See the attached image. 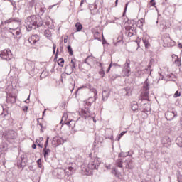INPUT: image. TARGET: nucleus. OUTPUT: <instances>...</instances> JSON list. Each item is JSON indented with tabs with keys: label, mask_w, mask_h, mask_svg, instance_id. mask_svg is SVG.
Instances as JSON below:
<instances>
[{
	"label": "nucleus",
	"mask_w": 182,
	"mask_h": 182,
	"mask_svg": "<svg viewBox=\"0 0 182 182\" xmlns=\"http://www.w3.org/2000/svg\"><path fill=\"white\" fill-rule=\"evenodd\" d=\"M26 28L28 32H31L33 29H38L43 25V20L39 16H31L27 18Z\"/></svg>",
	"instance_id": "obj_1"
},
{
	"label": "nucleus",
	"mask_w": 182,
	"mask_h": 182,
	"mask_svg": "<svg viewBox=\"0 0 182 182\" xmlns=\"http://www.w3.org/2000/svg\"><path fill=\"white\" fill-rule=\"evenodd\" d=\"M25 70L29 73L32 77L36 76L38 75L39 70L35 67V63L31 61V60H26L24 62Z\"/></svg>",
	"instance_id": "obj_2"
},
{
	"label": "nucleus",
	"mask_w": 182,
	"mask_h": 182,
	"mask_svg": "<svg viewBox=\"0 0 182 182\" xmlns=\"http://www.w3.org/2000/svg\"><path fill=\"white\" fill-rule=\"evenodd\" d=\"M149 79L146 78L143 85V90H144L143 97H144V100H147L148 102L149 100H150L149 99V93L150 92V87H149Z\"/></svg>",
	"instance_id": "obj_3"
},
{
	"label": "nucleus",
	"mask_w": 182,
	"mask_h": 182,
	"mask_svg": "<svg viewBox=\"0 0 182 182\" xmlns=\"http://www.w3.org/2000/svg\"><path fill=\"white\" fill-rule=\"evenodd\" d=\"M0 58L3 59V60H11L12 59V52L9 49H5L1 51Z\"/></svg>",
	"instance_id": "obj_4"
},
{
	"label": "nucleus",
	"mask_w": 182,
	"mask_h": 182,
	"mask_svg": "<svg viewBox=\"0 0 182 182\" xmlns=\"http://www.w3.org/2000/svg\"><path fill=\"white\" fill-rule=\"evenodd\" d=\"M99 166H100V161L99 160V158H95L88 164V168H90V170H97V168H99Z\"/></svg>",
	"instance_id": "obj_5"
},
{
	"label": "nucleus",
	"mask_w": 182,
	"mask_h": 182,
	"mask_svg": "<svg viewBox=\"0 0 182 182\" xmlns=\"http://www.w3.org/2000/svg\"><path fill=\"white\" fill-rule=\"evenodd\" d=\"M136 28L134 27V24H132V26H126L125 33L129 38H132V36H134V35H136Z\"/></svg>",
	"instance_id": "obj_6"
},
{
	"label": "nucleus",
	"mask_w": 182,
	"mask_h": 182,
	"mask_svg": "<svg viewBox=\"0 0 182 182\" xmlns=\"http://www.w3.org/2000/svg\"><path fill=\"white\" fill-rule=\"evenodd\" d=\"M65 143V140L62 139L60 136H55L53 138L51 144L54 147H58V146H60V144H63Z\"/></svg>",
	"instance_id": "obj_7"
},
{
	"label": "nucleus",
	"mask_w": 182,
	"mask_h": 182,
	"mask_svg": "<svg viewBox=\"0 0 182 182\" xmlns=\"http://www.w3.org/2000/svg\"><path fill=\"white\" fill-rule=\"evenodd\" d=\"M161 143L164 147H170L171 146V139L168 136H163Z\"/></svg>",
	"instance_id": "obj_8"
},
{
	"label": "nucleus",
	"mask_w": 182,
	"mask_h": 182,
	"mask_svg": "<svg viewBox=\"0 0 182 182\" xmlns=\"http://www.w3.org/2000/svg\"><path fill=\"white\" fill-rule=\"evenodd\" d=\"M161 40L164 42V48L170 46V43L171 42V38H170V34L165 33L162 36Z\"/></svg>",
	"instance_id": "obj_9"
},
{
	"label": "nucleus",
	"mask_w": 182,
	"mask_h": 182,
	"mask_svg": "<svg viewBox=\"0 0 182 182\" xmlns=\"http://www.w3.org/2000/svg\"><path fill=\"white\" fill-rule=\"evenodd\" d=\"M26 159V155L22 154L21 156V159L17 161L18 168H24L26 166V161H25Z\"/></svg>",
	"instance_id": "obj_10"
},
{
	"label": "nucleus",
	"mask_w": 182,
	"mask_h": 182,
	"mask_svg": "<svg viewBox=\"0 0 182 182\" xmlns=\"http://www.w3.org/2000/svg\"><path fill=\"white\" fill-rule=\"evenodd\" d=\"M130 71H131L130 60H127L123 69V73L124 76H127V77L130 76Z\"/></svg>",
	"instance_id": "obj_11"
},
{
	"label": "nucleus",
	"mask_w": 182,
	"mask_h": 182,
	"mask_svg": "<svg viewBox=\"0 0 182 182\" xmlns=\"http://www.w3.org/2000/svg\"><path fill=\"white\" fill-rule=\"evenodd\" d=\"M17 134L14 130H9L6 132L5 137L7 138L8 140H14V139H16Z\"/></svg>",
	"instance_id": "obj_12"
},
{
	"label": "nucleus",
	"mask_w": 182,
	"mask_h": 182,
	"mask_svg": "<svg viewBox=\"0 0 182 182\" xmlns=\"http://www.w3.org/2000/svg\"><path fill=\"white\" fill-rule=\"evenodd\" d=\"M58 178L62 180L66 176V170L63 168H58L55 171Z\"/></svg>",
	"instance_id": "obj_13"
},
{
	"label": "nucleus",
	"mask_w": 182,
	"mask_h": 182,
	"mask_svg": "<svg viewBox=\"0 0 182 182\" xmlns=\"http://www.w3.org/2000/svg\"><path fill=\"white\" fill-rule=\"evenodd\" d=\"M126 164V168H129V170H133V168L136 166V164L133 160H132V158L129 157L125 161Z\"/></svg>",
	"instance_id": "obj_14"
},
{
	"label": "nucleus",
	"mask_w": 182,
	"mask_h": 182,
	"mask_svg": "<svg viewBox=\"0 0 182 182\" xmlns=\"http://www.w3.org/2000/svg\"><path fill=\"white\" fill-rule=\"evenodd\" d=\"M165 116H166V120L171 122V120H173V119H174L176 116H177V112H174V111H172V112L168 111L166 112Z\"/></svg>",
	"instance_id": "obj_15"
},
{
	"label": "nucleus",
	"mask_w": 182,
	"mask_h": 182,
	"mask_svg": "<svg viewBox=\"0 0 182 182\" xmlns=\"http://www.w3.org/2000/svg\"><path fill=\"white\" fill-rule=\"evenodd\" d=\"M38 41L39 36L37 34H34L28 38V42L31 45H36V42H38Z\"/></svg>",
	"instance_id": "obj_16"
},
{
	"label": "nucleus",
	"mask_w": 182,
	"mask_h": 182,
	"mask_svg": "<svg viewBox=\"0 0 182 182\" xmlns=\"http://www.w3.org/2000/svg\"><path fill=\"white\" fill-rule=\"evenodd\" d=\"M11 22H14L15 23H21V20L19 18H9L4 22H1V25L4 26V25H6V23H11Z\"/></svg>",
	"instance_id": "obj_17"
},
{
	"label": "nucleus",
	"mask_w": 182,
	"mask_h": 182,
	"mask_svg": "<svg viewBox=\"0 0 182 182\" xmlns=\"http://www.w3.org/2000/svg\"><path fill=\"white\" fill-rule=\"evenodd\" d=\"M149 41H150V37H149V36L144 35L142 37V42L145 46L146 49H149V48H150V42Z\"/></svg>",
	"instance_id": "obj_18"
},
{
	"label": "nucleus",
	"mask_w": 182,
	"mask_h": 182,
	"mask_svg": "<svg viewBox=\"0 0 182 182\" xmlns=\"http://www.w3.org/2000/svg\"><path fill=\"white\" fill-rule=\"evenodd\" d=\"M7 103H16V97L12 95V94H9L6 97Z\"/></svg>",
	"instance_id": "obj_19"
},
{
	"label": "nucleus",
	"mask_w": 182,
	"mask_h": 182,
	"mask_svg": "<svg viewBox=\"0 0 182 182\" xmlns=\"http://www.w3.org/2000/svg\"><path fill=\"white\" fill-rule=\"evenodd\" d=\"M36 12H38V15L39 16H42L43 14L46 11V8L45 6H41L40 8H38V6H35Z\"/></svg>",
	"instance_id": "obj_20"
},
{
	"label": "nucleus",
	"mask_w": 182,
	"mask_h": 182,
	"mask_svg": "<svg viewBox=\"0 0 182 182\" xmlns=\"http://www.w3.org/2000/svg\"><path fill=\"white\" fill-rule=\"evenodd\" d=\"M73 70L72 65H67L65 68V74L68 75H72V73H73Z\"/></svg>",
	"instance_id": "obj_21"
},
{
	"label": "nucleus",
	"mask_w": 182,
	"mask_h": 182,
	"mask_svg": "<svg viewBox=\"0 0 182 182\" xmlns=\"http://www.w3.org/2000/svg\"><path fill=\"white\" fill-rule=\"evenodd\" d=\"M112 173L115 176V177H117L118 178H120V176H122V173L119 171L117 167H113L112 168Z\"/></svg>",
	"instance_id": "obj_22"
},
{
	"label": "nucleus",
	"mask_w": 182,
	"mask_h": 182,
	"mask_svg": "<svg viewBox=\"0 0 182 182\" xmlns=\"http://www.w3.org/2000/svg\"><path fill=\"white\" fill-rule=\"evenodd\" d=\"M52 153V151L48 148H43V156L45 160L49 157V154Z\"/></svg>",
	"instance_id": "obj_23"
},
{
	"label": "nucleus",
	"mask_w": 182,
	"mask_h": 182,
	"mask_svg": "<svg viewBox=\"0 0 182 182\" xmlns=\"http://www.w3.org/2000/svg\"><path fill=\"white\" fill-rule=\"evenodd\" d=\"M93 92H94V97H90L88 99V102H91V104L93 103V102H96V100L97 99V91L96 90V89L93 90Z\"/></svg>",
	"instance_id": "obj_24"
},
{
	"label": "nucleus",
	"mask_w": 182,
	"mask_h": 182,
	"mask_svg": "<svg viewBox=\"0 0 182 182\" xmlns=\"http://www.w3.org/2000/svg\"><path fill=\"white\" fill-rule=\"evenodd\" d=\"M82 117H84V119H89V117H90V110H85V109H82Z\"/></svg>",
	"instance_id": "obj_25"
},
{
	"label": "nucleus",
	"mask_w": 182,
	"mask_h": 182,
	"mask_svg": "<svg viewBox=\"0 0 182 182\" xmlns=\"http://www.w3.org/2000/svg\"><path fill=\"white\" fill-rule=\"evenodd\" d=\"M102 100L104 102H106V100H107L109 95H110V92L107 90H103L102 91Z\"/></svg>",
	"instance_id": "obj_26"
},
{
	"label": "nucleus",
	"mask_w": 182,
	"mask_h": 182,
	"mask_svg": "<svg viewBox=\"0 0 182 182\" xmlns=\"http://www.w3.org/2000/svg\"><path fill=\"white\" fill-rule=\"evenodd\" d=\"M145 107H144L143 112L146 113V114H149L151 110V107H150V105L149 104H144Z\"/></svg>",
	"instance_id": "obj_27"
},
{
	"label": "nucleus",
	"mask_w": 182,
	"mask_h": 182,
	"mask_svg": "<svg viewBox=\"0 0 182 182\" xmlns=\"http://www.w3.org/2000/svg\"><path fill=\"white\" fill-rule=\"evenodd\" d=\"M131 107L133 112H136V110H139V105H137V102L136 101L132 102L131 103Z\"/></svg>",
	"instance_id": "obj_28"
},
{
	"label": "nucleus",
	"mask_w": 182,
	"mask_h": 182,
	"mask_svg": "<svg viewBox=\"0 0 182 182\" xmlns=\"http://www.w3.org/2000/svg\"><path fill=\"white\" fill-rule=\"evenodd\" d=\"M172 58L173 59L175 58L174 63H176L177 66H181V61L180 60V58H178V56L173 55Z\"/></svg>",
	"instance_id": "obj_29"
},
{
	"label": "nucleus",
	"mask_w": 182,
	"mask_h": 182,
	"mask_svg": "<svg viewBox=\"0 0 182 182\" xmlns=\"http://www.w3.org/2000/svg\"><path fill=\"white\" fill-rule=\"evenodd\" d=\"M92 173V169L89 168H85L82 169V174H84V176H90Z\"/></svg>",
	"instance_id": "obj_30"
},
{
	"label": "nucleus",
	"mask_w": 182,
	"mask_h": 182,
	"mask_svg": "<svg viewBox=\"0 0 182 182\" xmlns=\"http://www.w3.org/2000/svg\"><path fill=\"white\" fill-rule=\"evenodd\" d=\"M67 117L63 115L61 119L60 123H62V122H64V124H66L67 126H68V127H70V122H72V120L69 121H66Z\"/></svg>",
	"instance_id": "obj_31"
},
{
	"label": "nucleus",
	"mask_w": 182,
	"mask_h": 182,
	"mask_svg": "<svg viewBox=\"0 0 182 182\" xmlns=\"http://www.w3.org/2000/svg\"><path fill=\"white\" fill-rule=\"evenodd\" d=\"M116 166L117 167H119V168H123V159H119L116 161Z\"/></svg>",
	"instance_id": "obj_32"
},
{
	"label": "nucleus",
	"mask_w": 182,
	"mask_h": 182,
	"mask_svg": "<svg viewBox=\"0 0 182 182\" xmlns=\"http://www.w3.org/2000/svg\"><path fill=\"white\" fill-rule=\"evenodd\" d=\"M176 143L179 147H182V135L176 138Z\"/></svg>",
	"instance_id": "obj_33"
},
{
	"label": "nucleus",
	"mask_w": 182,
	"mask_h": 182,
	"mask_svg": "<svg viewBox=\"0 0 182 182\" xmlns=\"http://www.w3.org/2000/svg\"><path fill=\"white\" fill-rule=\"evenodd\" d=\"M75 26L76 28L77 32H80V31H82V29H83V26H82V23H79V22L76 23Z\"/></svg>",
	"instance_id": "obj_34"
},
{
	"label": "nucleus",
	"mask_w": 182,
	"mask_h": 182,
	"mask_svg": "<svg viewBox=\"0 0 182 182\" xmlns=\"http://www.w3.org/2000/svg\"><path fill=\"white\" fill-rule=\"evenodd\" d=\"M124 90L126 92V96H132V88L130 87L124 88Z\"/></svg>",
	"instance_id": "obj_35"
},
{
	"label": "nucleus",
	"mask_w": 182,
	"mask_h": 182,
	"mask_svg": "<svg viewBox=\"0 0 182 182\" xmlns=\"http://www.w3.org/2000/svg\"><path fill=\"white\" fill-rule=\"evenodd\" d=\"M6 149V143L4 142V139H0V150Z\"/></svg>",
	"instance_id": "obj_36"
},
{
	"label": "nucleus",
	"mask_w": 182,
	"mask_h": 182,
	"mask_svg": "<svg viewBox=\"0 0 182 182\" xmlns=\"http://www.w3.org/2000/svg\"><path fill=\"white\" fill-rule=\"evenodd\" d=\"M48 75H49V73H48V71L43 70V71L41 73L40 78H41V79H45V77H46Z\"/></svg>",
	"instance_id": "obj_37"
},
{
	"label": "nucleus",
	"mask_w": 182,
	"mask_h": 182,
	"mask_svg": "<svg viewBox=\"0 0 182 182\" xmlns=\"http://www.w3.org/2000/svg\"><path fill=\"white\" fill-rule=\"evenodd\" d=\"M57 63H58V66L63 68V65H65V59L59 58Z\"/></svg>",
	"instance_id": "obj_38"
},
{
	"label": "nucleus",
	"mask_w": 182,
	"mask_h": 182,
	"mask_svg": "<svg viewBox=\"0 0 182 182\" xmlns=\"http://www.w3.org/2000/svg\"><path fill=\"white\" fill-rule=\"evenodd\" d=\"M84 105L86 110H89V109H90V106H92V102L86 101Z\"/></svg>",
	"instance_id": "obj_39"
},
{
	"label": "nucleus",
	"mask_w": 182,
	"mask_h": 182,
	"mask_svg": "<svg viewBox=\"0 0 182 182\" xmlns=\"http://www.w3.org/2000/svg\"><path fill=\"white\" fill-rule=\"evenodd\" d=\"M44 35L46 36V38H50V36H52V33L50 32V30L47 29L45 30Z\"/></svg>",
	"instance_id": "obj_40"
},
{
	"label": "nucleus",
	"mask_w": 182,
	"mask_h": 182,
	"mask_svg": "<svg viewBox=\"0 0 182 182\" xmlns=\"http://www.w3.org/2000/svg\"><path fill=\"white\" fill-rule=\"evenodd\" d=\"M125 133H127V131H123L119 134V135L117 138L118 141H120V139H122V137H123V136H124Z\"/></svg>",
	"instance_id": "obj_41"
},
{
	"label": "nucleus",
	"mask_w": 182,
	"mask_h": 182,
	"mask_svg": "<svg viewBox=\"0 0 182 182\" xmlns=\"http://www.w3.org/2000/svg\"><path fill=\"white\" fill-rule=\"evenodd\" d=\"M14 32H15L14 33V36L16 35V36H19V35H21V28H17L14 30Z\"/></svg>",
	"instance_id": "obj_42"
},
{
	"label": "nucleus",
	"mask_w": 182,
	"mask_h": 182,
	"mask_svg": "<svg viewBox=\"0 0 182 182\" xmlns=\"http://www.w3.org/2000/svg\"><path fill=\"white\" fill-rule=\"evenodd\" d=\"M129 152H121L119 154L118 157H127Z\"/></svg>",
	"instance_id": "obj_43"
},
{
	"label": "nucleus",
	"mask_w": 182,
	"mask_h": 182,
	"mask_svg": "<svg viewBox=\"0 0 182 182\" xmlns=\"http://www.w3.org/2000/svg\"><path fill=\"white\" fill-rule=\"evenodd\" d=\"M67 49L68 50L70 56H72L73 55V50L72 49V46H68Z\"/></svg>",
	"instance_id": "obj_44"
},
{
	"label": "nucleus",
	"mask_w": 182,
	"mask_h": 182,
	"mask_svg": "<svg viewBox=\"0 0 182 182\" xmlns=\"http://www.w3.org/2000/svg\"><path fill=\"white\" fill-rule=\"evenodd\" d=\"M70 63L72 64L71 68L75 70V69H76V63L75 62V59L71 60Z\"/></svg>",
	"instance_id": "obj_45"
},
{
	"label": "nucleus",
	"mask_w": 182,
	"mask_h": 182,
	"mask_svg": "<svg viewBox=\"0 0 182 182\" xmlns=\"http://www.w3.org/2000/svg\"><path fill=\"white\" fill-rule=\"evenodd\" d=\"M99 75H100L102 78L105 77V70H103V68L100 70Z\"/></svg>",
	"instance_id": "obj_46"
},
{
	"label": "nucleus",
	"mask_w": 182,
	"mask_h": 182,
	"mask_svg": "<svg viewBox=\"0 0 182 182\" xmlns=\"http://www.w3.org/2000/svg\"><path fill=\"white\" fill-rule=\"evenodd\" d=\"M37 164H38V167L39 168H42V159H39L37 160Z\"/></svg>",
	"instance_id": "obj_47"
},
{
	"label": "nucleus",
	"mask_w": 182,
	"mask_h": 182,
	"mask_svg": "<svg viewBox=\"0 0 182 182\" xmlns=\"http://www.w3.org/2000/svg\"><path fill=\"white\" fill-rule=\"evenodd\" d=\"M48 144H49V136H47L46 141L44 144V149H48Z\"/></svg>",
	"instance_id": "obj_48"
},
{
	"label": "nucleus",
	"mask_w": 182,
	"mask_h": 182,
	"mask_svg": "<svg viewBox=\"0 0 182 182\" xmlns=\"http://www.w3.org/2000/svg\"><path fill=\"white\" fill-rule=\"evenodd\" d=\"M181 96V93L177 90L175 94L173 95V97H180Z\"/></svg>",
	"instance_id": "obj_49"
},
{
	"label": "nucleus",
	"mask_w": 182,
	"mask_h": 182,
	"mask_svg": "<svg viewBox=\"0 0 182 182\" xmlns=\"http://www.w3.org/2000/svg\"><path fill=\"white\" fill-rule=\"evenodd\" d=\"M1 116H3V117H6V116H8V111L3 109V113L1 114Z\"/></svg>",
	"instance_id": "obj_50"
},
{
	"label": "nucleus",
	"mask_w": 182,
	"mask_h": 182,
	"mask_svg": "<svg viewBox=\"0 0 182 182\" xmlns=\"http://www.w3.org/2000/svg\"><path fill=\"white\" fill-rule=\"evenodd\" d=\"M127 6H129V3H127L125 4V7H124V12H123V16H124V15H126V11H127Z\"/></svg>",
	"instance_id": "obj_51"
},
{
	"label": "nucleus",
	"mask_w": 182,
	"mask_h": 182,
	"mask_svg": "<svg viewBox=\"0 0 182 182\" xmlns=\"http://www.w3.org/2000/svg\"><path fill=\"white\" fill-rule=\"evenodd\" d=\"M58 55H59V48H57L56 53H55V55L54 57V60H58Z\"/></svg>",
	"instance_id": "obj_52"
},
{
	"label": "nucleus",
	"mask_w": 182,
	"mask_h": 182,
	"mask_svg": "<svg viewBox=\"0 0 182 182\" xmlns=\"http://www.w3.org/2000/svg\"><path fill=\"white\" fill-rule=\"evenodd\" d=\"M43 141V137L41 136L38 139H36V143H42Z\"/></svg>",
	"instance_id": "obj_53"
},
{
	"label": "nucleus",
	"mask_w": 182,
	"mask_h": 182,
	"mask_svg": "<svg viewBox=\"0 0 182 182\" xmlns=\"http://www.w3.org/2000/svg\"><path fill=\"white\" fill-rule=\"evenodd\" d=\"M56 53V44H53V53L55 54Z\"/></svg>",
	"instance_id": "obj_54"
},
{
	"label": "nucleus",
	"mask_w": 182,
	"mask_h": 182,
	"mask_svg": "<svg viewBox=\"0 0 182 182\" xmlns=\"http://www.w3.org/2000/svg\"><path fill=\"white\" fill-rule=\"evenodd\" d=\"M10 2L14 8H16V3L14 0H11Z\"/></svg>",
	"instance_id": "obj_55"
},
{
	"label": "nucleus",
	"mask_w": 182,
	"mask_h": 182,
	"mask_svg": "<svg viewBox=\"0 0 182 182\" xmlns=\"http://www.w3.org/2000/svg\"><path fill=\"white\" fill-rule=\"evenodd\" d=\"M60 52L62 53L63 52V43H60Z\"/></svg>",
	"instance_id": "obj_56"
},
{
	"label": "nucleus",
	"mask_w": 182,
	"mask_h": 182,
	"mask_svg": "<svg viewBox=\"0 0 182 182\" xmlns=\"http://www.w3.org/2000/svg\"><path fill=\"white\" fill-rule=\"evenodd\" d=\"M111 69H112V63L109 65L108 68L106 70V73H109Z\"/></svg>",
	"instance_id": "obj_57"
},
{
	"label": "nucleus",
	"mask_w": 182,
	"mask_h": 182,
	"mask_svg": "<svg viewBox=\"0 0 182 182\" xmlns=\"http://www.w3.org/2000/svg\"><path fill=\"white\" fill-rule=\"evenodd\" d=\"M14 29L9 28V33H11L13 36H15V31H14Z\"/></svg>",
	"instance_id": "obj_58"
},
{
	"label": "nucleus",
	"mask_w": 182,
	"mask_h": 182,
	"mask_svg": "<svg viewBox=\"0 0 182 182\" xmlns=\"http://www.w3.org/2000/svg\"><path fill=\"white\" fill-rule=\"evenodd\" d=\"M102 45H106L107 43V41H106V39H105V36H103V34L102 35Z\"/></svg>",
	"instance_id": "obj_59"
},
{
	"label": "nucleus",
	"mask_w": 182,
	"mask_h": 182,
	"mask_svg": "<svg viewBox=\"0 0 182 182\" xmlns=\"http://www.w3.org/2000/svg\"><path fill=\"white\" fill-rule=\"evenodd\" d=\"M177 178H178V182H182V176L181 175H178Z\"/></svg>",
	"instance_id": "obj_60"
},
{
	"label": "nucleus",
	"mask_w": 182,
	"mask_h": 182,
	"mask_svg": "<svg viewBox=\"0 0 182 182\" xmlns=\"http://www.w3.org/2000/svg\"><path fill=\"white\" fill-rule=\"evenodd\" d=\"M89 59H92L91 56H88L87 58V59L85 60V63H87V65H89V63L87 62V60H89Z\"/></svg>",
	"instance_id": "obj_61"
},
{
	"label": "nucleus",
	"mask_w": 182,
	"mask_h": 182,
	"mask_svg": "<svg viewBox=\"0 0 182 182\" xmlns=\"http://www.w3.org/2000/svg\"><path fill=\"white\" fill-rule=\"evenodd\" d=\"M127 23H128V25H132V23H134V21H133V20H128L127 21Z\"/></svg>",
	"instance_id": "obj_62"
},
{
	"label": "nucleus",
	"mask_w": 182,
	"mask_h": 182,
	"mask_svg": "<svg viewBox=\"0 0 182 182\" xmlns=\"http://www.w3.org/2000/svg\"><path fill=\"white\" fill-rule=\"evenodd\" d=\"M69 171H70L71 173H73V171H75V168H73V167L70 166L68 168Z\"/></svg>",
	"instance_id": "obj_63"
},
{
	"label": "nucleus",
	"mask_w": 182,
	"mask_h": 182,
	"mask_svg": "<svg viewBox=\"0 0 182 182\" xmlns=\"http://www.w3.org/2000/svg\"><path fill=\"white\" fill-rule=\"evenodd\" d=\"M23 112H28V106L23 107Z\"/></svg>",
	"instance_id": "obj_64"
}]
</instances>
